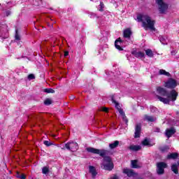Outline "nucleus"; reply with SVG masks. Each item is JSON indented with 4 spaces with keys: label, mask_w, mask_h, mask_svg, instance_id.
<instances>
[{
    "label": "nucleus",
    "mask_w": 179,
    "mask_h": 179,
    "mask_svg": "<svg viewBox=\"0 0 179 179\" xmlns=\"http://www.w3.org/2000/svg\"><path fill=\"white\" fill-rule=\"evenodd\" d=\"M87 152L89 153H93L94 155H99L101 157H103V169L104 170H108V171H111L114 169V164L111 160V157H108L109 150L101 149L99 150L97 148L89 147L86 148Z\"/></svg>",
    "instance_id": "nucleus-1"
},
{
    "label": "nucleus",
    "mask_w": 179,
    "mask_h": 179,
    "mask_svg": "<svg viewBox=\"0 0 179 179\" xmlns=\"http://www.w3.org/2000/svg\"><path fill=\"white\" fill-rule=\"evenodd\" d=\"M157 92L158 94H160V96L166 97L164 98L159 95H157V98L158 99V100H159V101H162V103H164V104H170L171 101H176V100H177V96H178V94H177V92H176V90H172L170 92H169L162 87H158L157 88Z\"/></svg>",
    "instance_id": "nucleus-2"
},
{
    "label": "nucleus",
    "mask_w": 179,
    "mask_h": 179,
    "mask_svg": "<svg viewBox=\"0 0 179 179\" xmlns=\"http://www.w3.org/2000/svg\"><path fill=\"white\" fill-rule=\"evenodd\" d=\"M139 23H142V27L145 30H151V31H156V28L155 27V20H152V17L148 14L140 13L137 15V19L136 20Z\"/></svg>",
    "instance_id": "nucleus-3"
},
{
    "label": "nucleus",
    "mask_w": 179,
    "mask_h": 179,
    "mask_svg": "<svg viewBox=\"0 0 179 179\" xmlns=\"http://www.w3.org/2000/svg\"><path fill=\"white\" fill-rule=\"evenodd\" d=\"M112 102L113 104H115V108H117L118 113L122 115V118L123 121L125 122L126 124H128V119L127 118V116L125 115V112H124V110L121 108V106H120V103L118 101H115V95H113L112 96Z\"/></svg>",
    "instance_id": "nucleus-4"
},
{
    "label": "nucleus",
    "mask_w": 179,
    "mask_h": 179,
    "mask_svg": "<svg viewBox=\"0 0 179 179\" xmlns=\"http://www.w3.org/2000/svg\"><path fill=\"white\" fill-rule=\"evenodd\" d=\"M155 3L158 6L159 13H166L169 9V4L164 2V0H155Z\"/></svg>",
    "instance_id": "nucleus-5"
},
{
    "label": "nucleus",
    "mask_w": 179,
    "mask_h": 179,
    "mask_svg": "<svg viewBox=\"0 0 179 179\" xmlns=\"http://www.w3.org/2000/svg\"><path fill=\"white\" fill-rule=\"evenodd\" d=\"M164 169H167V164L166 162H158L157 164V173L159 176L164 174Z\"/></svg>",
    "instance_id": "nucleus-6"
},
{
    "label": "nucleus",
    "mask_w": 179,
    "mask_h": 179,
    "mask_svg": "<svg viewBox=\"0 0 179 179\" xmlns=\"http://www.w3.org/2000/svg\"><path fill=\"white\" fill-rule=\"evenodd\" d=\"M65 148L67 150H71V152H76L79 149V145L75 142H69L65 144Z\"/></svg>",
    "instance_id": "nucleus-7"
},
{
    "label": "nucleus",
    "mask_w": 179,
    "mask_h": 179,
    "mask_svg": "<svg viewBox=\"0 0 179 179\" xmlns=\"http://www.w3.org/2000/svg\"><path fill=\"white\" fill-rule=\"evenodd\" d=\"M177 86V82L175 80L171 78L165 83V87L168 89H174Z\"/></svg>",
    "instance_id": "nucleus-8"
},
{
    "label": "nucleus",
    "mask_w": 179,
    "mask_h": 179,
    "mask_svg": "<svg viewBox=\"0 0 179 179\" xmlns=\"http://www.w3.org/2000/svg\"><path fill=\"white\" fill-rule=\"evenodd\" d=\"M142 130V126L141 124H137L135 128L134 138H141V131Z\"/></svg>",
    "instance_id": "nucleus-9"
},
{
    "label": "nucleus",
    "mask_w": 179,
    "mask_h": 179,
    "mask_svg": "<svg viewBox=\"0 0 179 179\" xmlns=\"http://www.w3.org/2000/svg\"><path fill=\"white\" fill-rule=\"evenodd\" d=\"M174 134H176V129H174V127L166 129L165 135L167 138H171Z\"/></svg>",
    "instance_id": "nucleus-10"
},
{
    "label": "nucleus",
    "mask_w": 179,
    "mask_h": 179,
    "mask_svg": "<svg viewBox=\"0 0 179 179\" xmlns=\"http://www.w3.org/2000/svg\"><path fill=\"white\" fill-rule=\"evenodd\" d=\"M122 45V41L121 40V38H119L115 41V47L119 51H122V50L124 49H122V47H121Z\"/></svg>",
    "instance_id": "nucleus-11"
},
{
    "label": "nucleus",
    "mask_w": 179,
    "mask_h": 179,
    "mask_svg": "<svg viewBox=\"0 0 179 179\" xmlns=\"http://www.w3.org/2000/svg\"><path fill=\"white\" fill-rule=\"evenodd\" d=\"M131 36H132V31L130 29H124L123 31V36L124 38H127L129 40L131 38Z\"/></svg>",
    "instance_id": "nucleus-12"
},
{
    "label": "nucleus",
    "mask_w": 179,
    "mask_h": 179,
    "mask_svg": "<svg viewBox=\"0 0 179 179\" xmlns=\"http://www.w3.org/2000/svg\"><path fill=\"white\" fill-rule=\"evenodd\" d=\"M132 55H134L136 58H143L145 57V53L143 52H138L136 50H134L131 52Z\"/></svg>",
    "instance_id": "nucleus-13"
},
{
    "label": "nucleus",
    "mask_w": 179,
    "mask_h": 179,
    "mask_svg": "<svg viewBox=\"0 0 179 179\" xmlns=\"http://www.w3.org/2000/svg\"><path fill=\"white\" fill-rule=\"evenodd\" d=\"M123 173H124V174H127V176H128V177H134V176H135V172H134V171L133 170H131V169H124L123 170Z\"/></svg>",
    "instance_id": "nucleus-14"
},
{
    "label": "nucleus",
    "mask_w": 179,
    "mask_h": 179,
    "mask_svg": "<svg viewBox=\"0 0 179 179\" xmlns=\"http://www.w3.org/2000/svg\"><path fill=\"white\" fill-rule=\"evenodd\" d=\"M90 173L92 174V178H95L97 176V172L96 171V168L93 166H90L89 167Z\"/></svg>",
    "instance_id": "nucleus-15"
},
{
    "label": "nucleus",
    "mask_w": 179,
    "mask_h": 179,
    "mask_svg": "<svg viewBox=\"0 0 179 179\" xmlns=\"http://www.w3.org/2000/svg\"><path fill=\"white\" fill-rule=\"evenodd\" d=\"M129 149L130 150H132L133 152H138V151L141 150V149H142V146L131 145L129 147Z\"/></svg>",
    "instance_id": "nucleus-16"
},
{
    "label": "nucleus",
    "mask_w": 179,
    "mask_h": 179,
    "mask_svg": "<svg viewBox=\"0 0 179 179\" xmlns=\"http://www.w3.org/2000/svg\"><path fill=\"white\" fill-rule=\"evenodd\" d=\"M177 157H178V153L173 152V153L169 154L166 157V159L167 160H171V159L174 160L177 159Z\"/></svg>",
    "instance_id": "nucleus-17"
},
{
    "label": "nucleus",
    "mask_w": 179,
    "mask_h": 179,
    "mask_svg": "<svg viewBox=\"0 0 179 179\" xmlns=\"http://www.w3.org/2000/svg\"><path fill=\"white\" fill-rule=\"evenodd\" d=\"M144 120L148 121V122H155L156 121V117L150 115H145L144 116Z\"/></svg>",
    "instance_id": "nucleus-18"
},
{
    "label": "nucleus",
    "mask_w": 179,
    "mask_h": 179,
    "mask_svg": "<svg viewBox=\"0 0 179 179\" xmlns=\"http://www.w3.org/2000/svg\"><path fill=\"white\" fill-rule=\"evenodd\" d=\"M118 145H120V141H115L112 143H109V148L110 149H115V148H118Z\"/></svg>",
    "instance_id": "nucleus-19"
},
{
    "label": "nucleus",
    "mask_w": 179,
    "mask_h": 179,
    "mask_svg": "<svg viewBox=\"0 0 179 179\" xmlns=\"http://www.w3.org/2000/svg\"><path fill=\"white\" fill-rule=\"evenodd\" d=\"M141 145H143V146H153V145L150 144V141L148 138H145L141 142Z\"/></svg>",
    "instance_id": "nucleus-20"
},
{
    "label": "nucleus",
    "mask_w": 179,
    "mask_h": 179,
    "mask_svg": "<svg viewBox=\"0 0 179 179\" xmlns=\"http://www.w3.org/2000/svg\"><path fill=\"white\" fill-rule=\"evenodd\" d=\"M159 38V41H160V43H162V44H163L164 45H167V38H166L163 36H160Z\"/></svg>",
    "instance_id": "nucleus-21"
},
{
    "label": "nucleus",
    "mask_w": 179,
    "mask_h": 179,
    "mask_svg": "<svg viewBox=\"0 0 179 179\" xmlns=\"http://www.w3.org/2000/svg\"><path fill=\"white\" fill-rule=\"evenodd\" d=\"M131 167L132 169H139V166L138 165V160L134 159L131 160Z\"/></svg>",
    "instance_id": "nucleus-22"
},
{
    "label": "nucleus",
    "mask_w": 179,
    "mask_h": 179,
    "mask_svg": "<svg viewBox=\"0 0 179 179\" xmlns=\"http://www.w3.org/2000/svg\"><path fill=\"white\" fill-rule=\"evenodd\" d=\"M159 75H164L165 76H168V77L171 76L170 73L166 71V70H164V69L159 70Z\"/></svg>",
    "instance_id": "nucleus-23"
},
{
    "label": "nucleus",
    "mask_w": 179,
    "mask_h": 179,
    "mask_svg": "<svg viewBox=\"0 0 179 179\" xmlns=\"http://www.w3.org/2000/svg\"><path fill=\"white\" fill-rule=\"evenodd\" d=\"M145 54L150 58H153L154 55H153V51H152V50L150 49L145 50Z\"/></svg>",
    "instance_id": "nucleus-24"
},
{
    "label": "nucleus",
    "mask_w": 179,
    "mask_h": 179,
    "mask_svg": "<svg viewBox=\"0 0 179 179\" xmlns=\"http://www.w3.org/2000/svg\"><path fill=\"white\" fill-rule=\"evenodd\" d=\"M45 93H55V90L52 88H46L43 90Z\"/></svg>",
    "instance_id": "nucleus-25"
},
{
    "label": "nucleus",
    "mask_w": 179,
    "mask_h": 179,
    "mask_svg": "<svg viewBox=\"0 0 179 179\" xmlns=\"http://www.w3.org/2000/svg\"><path fill=\"white\" fill-rule=\"evenodd\" d=\"M50 171V170L48 169V167L47 166H44L42 169V173L43 174H48V172Z\"/></svg>",
    "instance_id": "nucleus-26"
},
{
    "label": "nucleus",
    "mask_w": 179,
    "mask_h": 179,
    "mask_svg": "<svg viewBox=\"0 0 179 179\" xmlns=\"http://www.w3.org/2000/svg\"><path fill=\"white\" fill-rule=\"evenodd\" d=\"M15 40H17V41H20V35H19V33L17 32V29L15 30Z\"/></svg>",
    "instance_id": "nucleus-27"
},
{
    "label": "nucleus",
    "mask_w": 179,
    "mask_h": 179,
    "mask_svg": "<svg viewBox=\"0 0 179 179\" xmlns=\"http://www.w3.org/2000/svg\"><path fill=\"white\" fill-rule=\"evenodd\" d=\"M52 101H51V99H46L44 101V104L45 106H50V104H52Z\"/></svg>",
    "instance_id": "nucleus-28"
},
{
    "label": "nucleus",
    "mask_w": 179,
    "mask_h": 179,
    "mask_svg": "<svg viewBox=\"0 0 179 179\" xmlns=\"http://www.w3.org/2000/svg\"><path fill=\"white\" fill-rule=\"evenodd\" d=\"M29 80H33V79H36V77L34 76V74H29L28 76Z\"/></svg>",
    "instance_id": "nucleus-29"
},
{
    "label": "nucleus",
    "mask_w": 179,
    "mask_h": 179,
    "mask_svg": "<svg viewBox=\"0 0 179 179\" xmlns=\"http://www.w3.org/2000/svg\"><path fill=\"white\" fill-rule=\"evenodd\" d=\"M157 111V108L155 106H150V112L151 113H156Z\"/></svg>",
    "instance_id": "nucleus-30"
},
{
    "label": "nucleus",
    "mask_w": 179,
    "mask_h": 179,
    "mask_svg": "<svg viewBox=\"0 0 179 179\" xmlns=\"http://www.w3.org/2000/svg\"><path fill=\"white\" fill-rule=\"evenodd\" d=\"M99 6H100V8H99V10L101 12L103 11V9H104V3L103 2H100V4H99Z\"/></svg>",
    "instance_id": "nucleus-31"
},
{
    "label": "nucleus",
    "mask_w": 179,
    "mask_h": 179,
    "mask_svg": "<svg viewBox=\"0 0 179 179\" xmlns=\"http://www.w3.org/2000/svg\"><path fill=\"white\" fill-rule=\"evenodd\" d=\"M169 146H164L161 148V152H167L169 150Z\"/></svg>",
    "instance_id": "nucleus-32"
},
{
    "label": "nucleus",
    "mask_w": 179,
    "mask_h": 179,
    "mask_svg": "<svg viewBox=\"0 0 179 179\" xmlns=\"http://www.w3.org/2000/svg\"><path fill=\"white\" fill-rule=\"evenodd\" d=\"M43 143L45 145V146H51V145H52V143H51L49 141H45Z\"/></svg>",
    "instance_id": "nucleus-33"
},
{
    "label": "nucleus",
    "mask_w": 179,
    "mask_h": 179,
    "mask_svg": "<svg viewBox=\"0 0 179 179\" xmlns=\"http://www.w3.org/2000/svg\"><path fill=\"white\" fill-rule=\"evenodd\" d=\"M17 178H20V179H26V176L24 174L22 175H17Z\"/></svg>",
    "instance_id": "nucleus-34"
},
{
    "label": "nucleus",
    "mask_w": 179,
    "mask_h": 179,
    "mask_svg": "<svg viewBox=\"0 0 179 179\" xmlns=\"http://www.w3.org/2000/svg\"><path fill=\"white\" fill-rule=\"evenodd\" d=\"M153 131L154 132H160V129L159 128V127H155L154 129H153Z\"/></svg>",
    "instance_id": "nucleus-35"
},
{
    "label": "nucleus",
    "mask_w": 179,
    "mask_h": 179,
    "mask_svg": "<svg viewBox=\"0 0 179 179\" xmlns=\"http://www.w3.org/2000/svg\"><path fill=\"white\" fill-rule=\"evenodd\" d=\"M10 15V10L6 11V16H9Z\"/></svg>",
    "instance_id": "nucleus-36"
},
{
    "label": "nucleus",
    "mask_w": 179,
    "mask_h": 179,
    "mask_svg": "<svg viewBox=\"0 0 179 179\" xmlns=\"http://www.w3.org/2000/svg\"><path fill=\"white\" fill-rule=\"evenodd\" d=\"M102 111L107 113L108 111V108H102Z\"/></svg>",
    "instance_id": "nucleus-37"
},
{
    "label": "nucleus",
    "mask_w": 179,
    "mask_h": 179,
    "mask_svg": "<svg viewBox=\"0 0 179 179\" xmlns=\"http://www.w3.org/2000/svg\"><path fill=\"white\" fill-rule=\"evenodd\" d=\"M90 17H91V19H93V17H96V14H94V13H91V14H90Z\"/></svg>",
    "instance_id": "nucleus-38"
},
{
    "label": "nucleus",
    "mask_w": 179,
    "mask_h": 179,
    "mask_svg": "<svg viewBox=\"0 0 179 179\" xmlns=\"http://www.w3.org/2000/svg\"><path fill=\"white\" fill-rule=\"evenodd\" d=\"M68 55H69V52L65 51L64 52V57H68Z\"/></svg>",
    "instance_id": "nucleus-39"
},
{
    "label": "nucleus",
    "mask_w": 179,
    "mask_h": 179,
    "mask_svg": "<svg viewBox=\"0 0 179 179\" xmlns=\"http://www.w3.org/2000/svg\"><path fill=\"white\" fill-rule=\"evenodd\" d=\"M111 179H118V176H113Z\"/></svg>",
    "instance_id": "nucleus-40"
},
{
    "label": "nucleus",
    "mask_w": 179,
    "mask_h": 179,
    "mask_svg": "<svg viewBox=\"0 0 179 179\" xmlns=\"http://www.w3.org/2000/svg\"><path fill=\"white\" fill-rule=\"evenodd\" d=\"M41 3H43V1L42 0H39V5H41Z\"/></svg>",
    "instance_id": "nucleus-41"
},
{
    "label": "nucleus",
    "mask_w": 179,
    "mask_h": 179,
    "mask_svg": "<svg viewBox=\"0 0 179 179\" xmlns=\"http://www.w3.org/2000/svg\"><path fill=\"white\" fill-rule=\"evenodd\" d=\"M48 26H50V27H52V24H50V25H48Z\"/></svg>",
    "instance_id": "nucleus-42"
},
{
    "label": "nucleus",
    "mask_w": 179,
    "mask_h": 179,
    "mask_svg": "<svg viewBox=\"0 0 179 179\" xmlns=\"http://www.w3.org/2000/svg\"><path fill=\"white\" fill-rule=\"evenodd\" d=\"M71 99H75V96H73L71 97Z\"/></svg>",
    "instance_id": "nucleus-43"
},
{
    "label": "nucleus",
    "mask_w": 179,
    "mask_h": 179,
    "mask_svg": "<svg viewBox=\"0 0 179 179\" xmlns=\"http://www.w3.org/2000/svg\"><path fill=\"white\" fill-rule=\"evenodd\" d=\"M36 6H38V4H34Z\"/></svg>",
    "instance_id": "nucleus-44"
},
{
    "label": "nucleus",
    "mask_w": 179,
    "mask_h": 179,
    "mask_svg": "<svg viewBox=\"0 0 179 179\" xmlns=\"http://www.w3.org/2000/svg\"><path fill=\"white\" fill-rule=\"evenodd\" d=\"M0 6H1V3H0Z\"/></svg>",
    "instance_id": "nucleus-45"
}]
</instances>
